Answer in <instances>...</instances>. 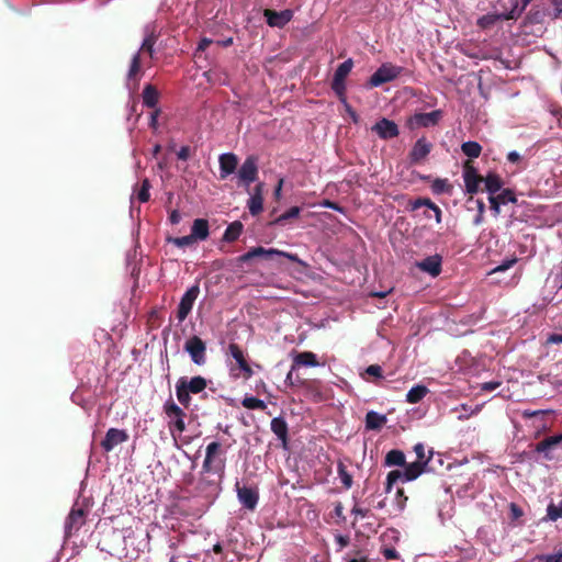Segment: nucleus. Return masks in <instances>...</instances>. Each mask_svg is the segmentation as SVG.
<instances>
[{"label": "nucleus", "mask_w": 562, "mask_h": 562, "mask_svg": "<svg viewBox=\"0 0 562 562\" xmlns=\"http://www.w3.org/2000/svg\"><path fill=\"white\" fill-rule=\"evenodd\" d=\"M385 465L401 468L390 471L386 475L385 493L389 494L397 483L416 480L423 473H439L443 467V459H416L411 463H407L406 459H385Z\"/></svg>", "instance_id": "obj_1"}, {"label": "nucleus", "mask_w": 562, "mask_h": 562, "mask_svg": "<svg viewBox=\"0 0 562 562\" xmlns=\"http://www.w3.org/2000/svg\"><path fill=\"white\" fill-rule=\"evenodd\" d=\"M463 181L465 193L473 195L480 191L481 183L484 182L485 190L490 194L497 193L503 187V180L496 172H488L485 177L479 175L472 160L463 162Z\"/></svg>", "instance_id": "obj_2"}, {"label": "nucleus", "mask_w": 562, "mask_h": 562, "mask_svg": "<svg viewBox=\"0 0 562 562\" xmlns=\"http://www.w3.org/2000/svg\"><path fill=\"white\" fill-rule=\"evenodd\" d=\"M276 256L284 257L292 262L303 263L296 254L282 251V250L276 249V248L266 249L261 246L250 248L247 252L239 256L236 259V261H237V263H245V262H248L251 259L257 258V257H262L265 259L271 260Z\"/></svg>", "instance_id": "obj_3"}, {"label": "nucleus", "mask_w": 562, "mask_h": 562, "mask_svg": "<svg viewBox=\"0 0 562 562\" xmlns=\"http://www.w3.org/2000/svg\"><path fill=\"white\" fill-rule=\"evenodd\" d=\"M353 67V61L351 58L341 63L335 74L331 81V90L335 92L340 102L346 103V83L345 80L350 74Z\"/></svg>", "instance_id": "obj_4"}, {"label": "nucleus", "mask_w": 562, "mask_h": 562, "mask_svg": "<svg viewBox=\"0 0 562 562\" xmlns=\"http://www.w3.org/2000/svg\"><path fill=\"white\" fill-rule=\"evenodd\" d=\"M403 71L404 68L401 66H396L391 63H384L370 77L368 85L371 88L380 87L383 83L395 80Z\"/></svg>", "instance_id": "obj_5"}, {"label": "nucleus", "mask_w": 562, "mask_h": 562, "mask_svg": "<svg viewBox=\"0 0 562 562\" xmlns=\"http://www.w3.org/2000/svg\"><path fill=\"white\" fill-rule=\"evenodd\" d=\"M224 464L222 459H204L202 464V480L207 484L217 485L221 482Z\"/></svg>", "instance_id": "obj_6"}, {"label": "nucleus", "mask_w": 562, "mask_h": 562, "mask_svg": "<svg viewBox=\"0 0 562 562\" xmlns=\"http://www.w3.org/2000/svg\"><path fill=\"white\" fill-rule=\"evenodd\" d=\"M184 350L193 363L204 366L206 362V345L199 336L190 337L184 344Z\"/></svg>", "instance_id": "obj_7"}, {"label": "nucleus", "mask_w": 562, "mask_h": 562, "mask_svg": "<svg viewBox=\"0 0 562 562\" xmlns=\"http://www.w3.org/2000/svg\"><path fill=\"white\" fill-rule=\"evenodd\" d=\"M240 183L248 187L258 178V158L254 155L248 156L237 171Z\"/></svg>", "instance_id": "obj_8"}, {"label": "nucleus", "mask_w": 562, "mask_h": 562, "mask_svg": "<svg viewBox=\"0 0 562 562\" xmlns=\"http://www.w3.org/2000/svg\"><path fill=\"white\" fill-rule=\"evenodd\" d=\"M200 294L199 284H194L189 288L182 295L180 303L177 308V318L179 323H182L188 315L191 313L193 304Z\"/></svg>", "instance_id": "obj_9"}, {"label": "nucleus", "mask_w": 562, "mask_h": 562, "mask_svg": "<svg viewBox=\"0 0 562 562\" xmlns=\"http://www.w3.org/2000/svg\"><path fill=\"white\" fill-rule=\"evenodd\" d=\"M442 117V111L435 110L429 113H416L408 119L407 124L411 128L429 127L439 123Z\"/></svg>", "instance_id": "obj_10"}, {"label": "nucleus", "mask_w": 562, "mask_h": 562, "mask_svg": "<svg viewBox=\"0 0 562 562\" xmlns=\"http://www.w3.org/2000/svg\"><path fill=\"white\" fill-rule=\"evenodd\" d=\"M140 64L142 57H139V53H135L131 59V65L126 74V87L131 91H135L138 88L139 80L143 76Z\"/></svg>", "instance_id": "obj_11"}, {"label": "nucleus", "mask_w": 562, "mask_h": 562, "mask_svg": "<svg viewBox=\"0 0 562 562\" xmlns=\"http://www.w3.org/2000/svg\"><path fill=\"white\" fill-rule=\"evenodd\" d=\"M86 517L87 513L83 508L72 507L65 522L66 536L70 537L72 533L77 532L85 525Z\"/></svg>", "instance_id": "obj_12"}, {"label": "nucleus", "mask_w": 562, "mask_h": 562, "mask_svg": "<svg viewBox=\"0 0 562 562\" xmlns=\"http://www.w3.org/2000/svg\"><path fill=\"white\" fill-rule=\"evenodd\" d=\"M263 16L266 18L269 26L282 29L292 20L293 11L286 9L278 12L271 9H266L263 11Z\"/></svg>", "instance_id": "obj_13"}, {"label": "nucleus", "mask_w": 562, "mask_h": 562, "mask_svg": "<svg viewBox=\"0 0 562 562\" xmlns=\"http://www.w3.org/2000/svg\"><path fill=\"white\" fill-rule=\"evenodd\" d=\"M381 139L395 138L400 134L397 124L394 121L382 117L371 128Z\"/></svg>", "instance_id": "obj_14"}, {"label": "nucleus", "mask_w": 562, "mask_h": 562, "mask_svg": "<svg viewBox=\"0 0 562 562\" xmlns=\"http://www.w3.org/2000/svg\"><path fill=\"white\" fill-rule=\"evenodd\" d=\"M431 148L432 144L426 137L418 138L408 154L411 164L422 162L430 154Z\"/></svg>", "instance_id": "obj_15"}, {"label": "nucleus", "mask_w": 562, "mask_h": 562, "mask_svg": "<svg viewBox=\"0 0 562 562\" xmlns=\"http://www.w3.org/2000/svg\"><path fill=\"white\" fill-rule=\"evenodd\" d=\"M128 434L123 429L110 428L104 439L101 441L102 448L109 452L113 450L116 446L126 442L128 440Z\"/></svg>", "instance_id": "obj_16"}, {"label": "nucleus", "mask_w": 562, "mask_h": 562, "mask_svg": "<svg viewBox=\"0 0 562 562\" xmlns=\"http://www.w3.org/2000/svg\"><path fill=\"white\" fill-rule=\"evenodd\" d=\"M236 491L239 502L247 509L254 510L258 504L259 494L257 490L248 486H240L236 483Z\"/></svg>", "instance_id": "obj_17"}, {"label": "nucleus", "mask_w": 562, "mask_h": 562, "mask_svg": "<svg viewBox=\"0 0 562 562\" xmlns=\"http://www.w3.org/2000/svg\"><path fill=\"white\" fill-rule=\"evenodd\" d=\"M228 351L229 355L236 360L239 370L243 372V378L245 380L250 379L254 374V370L246 360V357L241 348L237 344H229Z\"/></svg>", "instance_id": "obj_18"}, {"label": "nucleus", "mask_w": 562, "mask_h": 562, "mask_svg": "<svg viewBox=\"0 0 562 562\" xmlns=\"http://www.w3.org/2000/svg\"><path fill=\"white\" fill-rule=\"evenodd\" d=\"M220 162V178L226 179L229 175L234 173L238 166V158L233 153L222 154L218 158Z\"/></svg>", "instance_id": "obj_19"}, {"label": "nucleus", "mask_w": 562, "mask_h": 562, "mask_svg": "<svg viewBox=\"0 0 562 562\" xmlns=\"http://www.w3.org/2000/svg\"><path fill=\"white\" fill-rule=\"evenodd\" d=\"M441 262L442 259L439 255H434L425 258L424 260L417 262V267L432 277H437L441 272Z\"/></svg>", "instance_id": "obj_20"}, {"label": "nucleus", "mask_w": 562, "mask_h": 562, "mask_svg": "<svg viewBox=\"0 0 562 562\" xmlns=\"http://www.w3.org/2000/svg\"><path fill=\"white\" fill-rule=\"evenodd\" d=\"M504 20H517L519 15V0H497Z\"/></svg>", "instance_id": "obj_21"}, {"label": "nucleus", "mask_w": 562, "mask_h": 562, "mask_svg": "<svg viewBox=\"0 0 562 562\" xmlns=\"http://www.w3.org/2000/svg\"><path fill=\"white\" fill-rule=\"evenodd\" d=\"M263 184L259 183L255 187L254 193L248 200V209L251 215L256 216L263 210V196H262Z\"/></svg>", "instance_id": "obj_22"}, {"label": "nucleus", "mask_w": 562, "mask_h": 562, "mask_svg": "<svg viewBox=\"0 0 562 562\" xmlns=\"http://www.w3.org/2000/svg\"><path fill=\"white\" fill-rule=\"evenodd\" d=\"M318 364L317 357L314 352H297L293 358L292 370H295L297 367H317Z\"/></svg>", "instance_id": "obj_23"}, {"label": "nucleus", "mask_w": 562, "mask_h": 562, "mask_svg": "<svg viewBox=\"0 0 562 562\" xmlns=\"http://www.w3.org/2000/svg\"><path fill=\"white\" fill-rule=\"evenodd\" d=\"M179 381L184 382V387L191 394H199V393L203 392L207 385L206 379L201 375L193 376L190 380H187L186 378H180Z\"/></svg>", "instance_id": "obj_24"}, {"label": "nucleus", "mask_w": 562, "mask_h": 562, "mask_svg": "<svg viewBox=\"0 0 562 562\" xmlns=\"http://www.w3.org/2000/svg\"><path fill=\"white\" fill-rule=\"evenodd\" d=\"M271 431L285 446L288 442V424L283 417H274L271 420Z\"/></svg>", "instance_id": "obj_25"}, {"label": "nucleus", "mask_w": 562, "mask_h": 562, "mask_svg": "<svg viewBox=\"0 0 562 562\" xmlns=\"http://www.w3.org/2000/svg\"><path fill=\"white\" fill-rule=\"evenodd\" d=\"M209 222L204 218L194 220L191 228V235L195 240H205L209 237Z\"/></svg>", "instance_id": "obj_26"}, {"label": "nucleus", "mask_w": 562, "mask_h": 562, "mask_svg": "<svg viewBox=\"0 0 562 562\" xmlns=\"http://www.w3.org/2000/svg\"><path fill=\"white\" fill-rule=\"evenodd\" d=\"M386 416L370 411L366 415V428L369 430H380L386 424Z\"/></svg>", "instance_id": "obj_27"}, {"label": "nucleus", "mask_w": 562, "mask_h": 562, "mask_svg": "<svg viewBox=\"0 0 562 562\" xmlns=\"http://www.w3.org/2000/svg\"><path fill=\"white\" fill-rule=\"evenodd\" d=\"M158 40V35L155 33V31H151L146 34L145 38L143 40V43L139 47V49L136 53H139V57H142V54H147L149 58H154L155 54V44Z\"/></svg>", "instance_id": "obj_28"}, {"label": "nucleus", "mask_w": 562, "mask_h": 562, "mask_svg": "<svg viewBox=\"0 0 562 562\" xmlns=\"http://www.w3.org/2000/svg\"><path fill=\"white\" fill-rule=\"evenodd\" d=\"M244 229V225L239 221H234L231 223L224 234H223V240L226 243H233L239 238Z\"/></svg>", "instance_id": "obj_29"}, {"label": "nucleus", "mask_w": 562, "mask_h": 562, "mask_svg": "<svg viewBox=\"0 0 562 562\" xmlns=\"http://www.w3.org/2000/svg\"><path fill=\"white\" fill-rule=\"evenodd\" d=\"M159 100V92L153 85L145 86L143 90V103L147 108H156Z\"/></svg>", "instance_id": "obj_30"}, {"label": "nucleus", "mask_w": 562, "mask_h": 562, "mask_svg": "<svg viewBox=\"0 0 562 562\" xmlns=\"http://www.w3.org/2000/svg\"><path fill=\"white\" fill-rule=\"evenodd\" d=\"M428 393V389L425 385H415L406 394V401L411 404L419 403Z\"/></svg>", "instance_id": "obj_31"}, {"label": "nucleus", "mask_w": 562, "mask_h": 562, "mask_svg": "<svg viewBox=\"0 0 562 562\" xmlns=\"http://www.w3.org/2000/svg\"><path fill=\"white\" fill-rule=\"evenodd\" d=\"M562 441V434L548 437L537 443L535 451L541 453L551 450L553 447Z\"/></svg>", "instance_id": "obj_32"}, {"label": "nucleus", "mask_w": 562, "mask_h": 562, "mask_svg": "<svg viewBox=\"0 0 562 562\" xmlns=\"http://www.w3.org/2000/svg\"><path fill=\"white\" fill-rule=\"evenodd\" d=\"M461 150L470 158L469 160H471L472 158H477L481 155L482 146L477 142L468 140L461 145Z\"/></svg>", "instance_id": "obj_33"}, {"label": "nucleus", "mask_w": 562, "mask_h": 562, "mask_svg": "<svg viewBox=\"0 0 562 562\" xmlns=\"http://www.w3.org/2000/svg\"><path fill=\"white\" fill-rule=\"evenodd\" d=\"M176 394L179 403L183 405L186 408L189 407L191 403V393L184 387V382H180L178 380L176 384Z\"/></svg>", "instance_id": "obj_34"}, {"label": "nucleus", "mask_w": 562, "mask_h": 562, "mask_svg": "<svg viewBox=\"0 0 562 562\" xmlns=\"http://www.w3.org/2000/svg\"><path fill=\"white\" fill-rule=\"evenodd\" d=\"M301 213V207L299 206H292L286 212L278 216L272 224L274 225H284L286 221L299 217Z\"/></svg>", "instance_id": "obj_35"}, {"label": "nucleus", "mask_w": 562, "mask_h": 562, "mask_svg": "<svg viewBox=\"0 0 562 562\" xmlns=\"http://www.w3.org/2000/svg\"><path fill=\"white\" fill-rule=\"evenodd\" d=\"M560 518H562V498L559 505L552 502L548 505L547 515L543 520L557 521Z\"/></svg>", "instance_id": "obj_36"}, {"label": "nucleus", "mask_w": 562, "mask_h": 562, "mask_svg": "<svg viewBox=\"0 0 562 562\" xmlns=\"http://www.w3.org/2000/svg\"><path fill=\"white\" fill-rule=\"evenodd\" d=\"M241 405L247 409L265 411L267 408V405L262 400L254 396L244 397V400L241 401Z\"/></svg>", "instance_id": "obj_37"}, {"label": "nucleus", "mask_w": 562, "mask_h": 562, "mask_svg": "<svg viewBox=\"0 0 562 562\" xmlns=\"http://www.w3.org/2000/svg\"><path fill=\"white\" fill-rule=\"evenodd\" d=\"M501 20H504L501 13L485 14L477 20V25L481 29H488Z\"/></svg>", "instance_id": "obj_38"}, {"label": "nucleus", "mask_w": 562, "mask_h": 562, "mask_svg": "<svg viewBox=\"0 0 562 562\" xmlns=\"http://www.w3.org/2000/svg\"><path fill=\"white\" fill-rule=\"evenodd\" d=\"M338 474L346 488H350L352 485V475L347 471V467L344 462H338Z\"/></svg>", "instance_id": "obj_39"}, {"label": "nucleus", "mask_w": 562, "mask_h": 562, "mask_svg": "<svg viewBox=\"0 0 562 562\" xmlns=\"http://www.w3.org/2000/svg\"><path fill=\"white\" fill-rule=\"evenodd\" d=\"M164 408H165L166 415L169 418H173V417H178V416H186L184 412L173 401L166 402Z\"/></svg>", "instance_id": "obj_40"}, {"label": "nucleus", "mask_w": 562, "mask_h": 562, "mask_svg": "<svg viewBox=\"0 0 562 562\" xmlns=\"http://www.w3.org/2000/svg\"><path fill=\"white\" fill-rule=\"evenodd\" d=\"M451 186L447 179L437 178L431 184V190L436 194L446 193L450 191Z\"/></svg>", "instance_id": "obj_41"}, {"label": "nucleus", "mask_w": 562, "mask_h": 562, "mask_svg": "<svg viewBox=\"0 0 562 562\" xmlns=\"http://www.w3.org/2000/svg\"><path fill=\"white\" fill-rule=\"evenodd\" d=\"M168 241L172 243L177 247L183 248V247H187V246H191L196 240L194 239V236H192L190 234L188 236H182V237H169Z\"/></svg>", "instance_id": "obj_42"}, {"label": "nucleus", "mask_w": 562, "mask_h": 562, "mask_svg": "<svg viewBox=\"0 0 562 562\" xmlns=\"http://www.w3.org/2000/svg\"><path fill=\"white\" fill-rule=\"evenodd\" d=\"M149 189H150L149 180L144 179L142 181L140 188L137 192V199L139 202L146 203L149 200V198H150Z\"/></svg>", "instance_id": "obj_43"}, {"label": "nucleus", "mask_w": 562, "mask_h": 562, "mask_svg": "<svg viewBox=\"0 0 562 562\" xmlns=\"http://www.w3.org/2000/svg\"><path fill=\"white\" fill-rule=\"evenodd\" d=\"M498 200V203L507 204V203H516L517 198L510 189H504L499 194L495 195Z\"/></svg>", "instance_id": "obj_44"}, {"label": "nucleus", "mask_w": 562, "mask_h": 562, "mask_svg": "<svg viewBox=\"0 0 562 562\" xmlns=\"http://www.w3.org/2000/svg\"><path fill=\"white\" fill-rule=\"evenodd\" d=\"M395 501L397 509L402 512L405 508L407 502V496L405 495L404 490L402 487H396Z\"/></svg>", "instance_id": "obj_45"}, {"label": "nucleus", "mask_w": 562, "mask_h": 562, "mask_svg": "<svg viewBox=\"0 0 562 562\" xmlns=\"http://www.w3.org/2000/svg\"><path fill=\"white\" fill-rule=\"evenodd\" d=\"M184 417L186 416H178L170 418V428L177 430L179 434L183 432L186 429Z\"/></svg>", "instance_id": "obj_46"}, {"label": "nucleus", "mask_w": 562, "mask_h": 562, "mask_svg": "<svg viewBox=\"0 0 562 562\" xmlns=\"http://www.w3.org/2000/svg\"><path fill=\"white\" fill-rule=\"evenodd\" d=\"M435 205V203L428 198H419L415 200L412 204L413 210H417L422 206H427L429 210Z\"/></svg>", "instance_id": "obj_47"}, {"label": "nucleus", "mask_w": 562, "mask_h": 562, "mask_svg": "<svg viewBox=\"0 0 562 562\" xmlns=\"http://www.w3.org/2000/svg\"><path fill=\"white\" fill-rule=\"evenodd\" d=\"M537 558H541L542 562H562V550L554 554H538Z\"/></svg>", "instance_id": "obj_48"}, {"label": "nucleus", "mask_w": 562, "mask_h": 562, "mask_svg": "<svg viewBox=\"0 0 562 562\" xmlns=\"http://www.w3.org/2000/svg\"><path fill=\"white\" fill-rule=\"evenodd\" d=\"M221 452V445L216 441H213L207 445L205 457H214L216 453Z\"/></svg>", "instance_id": "obj_49"}, {"label": "nucleus", "mask_w": 562, "mask_h": 562, "mask_svg": "<svg viewBox=\"0 0 562 562\" xmlns=\"http://www.w3.org/2000/svg\"><path fill=\"white\" fill-rule=\"evenodd\" d=\"M335 541L338 544L337 551H341L344 548H346L349 544L350 538L348 536H344V535H336Z\"/></svg>", "instance_id": "obj_50"}, {"label": "nucleus", "mask_w": 562, "mask_h": 562, "mask_svg": "<svg viewBox=\"0 0 562 562\" xmlns=\"http://www.w3.org/2000/svg\"><path fill=\"white\" fill-rule=\"evenodd\" d=\"M366 372L369 375L375 376V378H382V368L379 364H371L367 368Z\"/></svg>", "instance_id": "obj_51"}, {"label": "nucleus", "mask_w": 562, "mask_h": 562, "mask_svg": "<svg viewBox=\"0 0 562 562\" xmlns=\"http://www.w3.org/2000/svg\"><path fill=\"white\" fill-rule=\"evenodd\" d=\"M509 509L513 519H518L524 515L522 509L515 503H510Z\"/></svg>", "instance_id": "obj_52"}, {"label": "nucleus", "mask_w": 562, "mask_h": 562, "mask_svg": "<svg viewBox=\"0 0 562 562\" xmlns=\"http://www.w3.org/2000/svg\"><path fill=\"white\" fill-rule=\"evenodd\" d=\"M191 155V149L189 146H182L177 153V157L180 160H188Z\"/></svg>", "instance_id": "obj_53"}, {"label": "nucleus", "mask_w": 562, "mask_h": 562, "mask_svg": "<svg viewBox=\"0 0 562 562\" xmlns=\"http://www.w3.org/2000/svg\"><path fill=\"white\" fill-rule=\"evenodd\" d=\"M383 555L387 560L397 559L398 553L394 548H384L382 551Z\"/></svg>", "instance_id": "obj_54"}, {"label": "nucleus", "mask_w": 562, "mask_h": 562, "mask_svg": "<svg viewBox=\"0 0 562 562\" xmlns=\"http://www.w3.org/2000/svg\"><path fill=\"white\" fill-rule=\"evenodd\" d=\"M499 385H501L499 381L485 382L482 384V390L492 392V391L496 390Z\"/></svg>", "instance_id": "obj_55"}, {"label": "nucleus", "mask_w": 562, "mask_h": 562, "mask_svg": "<svg viewBox=\"0 0 562 562\" xmlns=\"http://www.w3.org/2000/svg\"><path fill=\"white\" fill-rule=\"evenodd\" d=\"M488 201H490V204H491V209L493 211H495L496 214H498L499 213V206L502 205V203H498V200L496 199L495 194H490Z\"/></svg>", "instance_id": "obj_56"}, {"label": "nucleus", "mask_w": 562, "mask_h": 562, "mask_svg": "<svg viewBox=\"0 0 562 562\" xmlns=\"http://www.w3.org/2000/svg\"><path fill=\"white\" fill-rule=\"evenodd\" d=\"M351 513L356 516H360L362 518L367 517L370 513V510L368 508H362V507H359V506H355L352 509H351Z\"/></svg>", "instance_id": "obj_57"}, {"label": "nucleus", "mask_w": 562, "mask_h": 562, "mask_svg": "<svg viewBox=\"0 0 562 562\" xmlns=\"http://www.w3.org/2000/svg\"><path fill=\"white\" fill-rule=\"evenodd\" d=\"M212 43V40L203 37L198 44L196 52H204Z\"/></svg>", "instance_id": "obj_58"}, {"label": "nucleus", "mask_w": 562, "mask_h": 562, "mask_svg": "<svg viewBox=\"0 0 562 562\" xmlns=\"http://www.w3.org/2000/svg\"><path fill=\"white\" fill-rule=\"evenodd\" d=\"M160 113V110L156 109L151 114H150V121H149V126L154 130L157 128V125H158V115Z\"/></svg>", "instance_id": "obj_59"}, {"label": "nucleus", "mask_w": 562, "mask_h": 562, "mask_svg": "<svg viewBox=\"0 0 562 562\" xmlns=\"http://www.w3.org/2000/svg\"><path fill=\"white\" fill-rule=\"evenodd\" d=\"M345 106H346V111L348 112V114L350 115L351 120L355 122V123H358L359 121V115L357 114V112L348 104V102L346 101V103H344Z\"/></svg>", "instance_id": "obj_60"}, {"label": "nucleus", "mask_w": 562, "mask_h": 562, "mask_svg": "<svg viewBox=\"0 0 562 562\" xmlns=\"http://www.w3.org/2000/svg\"><path fill=\"white\" fill-rule=\"evenodd\" d=\"M554 8V18H559L562 13V0H553L552 1Z\"/></svg>", "instance_id": "obj_61"}, {"label": "nucleus", "mask_w": 562, "mask_h": 562, "mask_svg": "<svg viewBox=\"0 0 562 562\" xmlns=\"http://www.w3.org/2000/svg\"><path fill=\"white\" fill-rule=\"evenodd\" d=\"M324 206L328 207V209H331V210H335V211H338V212H342V207L336 203V202H333V201H329V200H326L324 203H323Z\"/></svg>", "instance_id": "obj_62"}, {"label": "nucleus", "mask_w": 562, "mask_h": 562, "mask_svg": "<svg viewBox=\"0 0 562 562\" xmlns=\"http://www.w3.org/2000/svg\"><path fill=\"white\" fill-rule=\"evenodd\" d=\"M181 215L177 210H173L169 216V221L171 224L176 225L180 222Z\"/></svg>", "instance_id": "obj_63"}, {"label": "nucleus", "mask_w": 562, "mask_h": 562, "mask_svg": "<svg viewBox=\"0 0 562 562\" xmlns=\"http://www.w3.org/2000/svg\"><path fill=\"white\" fill-rule=\"evenodd\" d=\"M548 342L562 344V334H552L548 338Z\"/></svg>", "instance_id": "obj_64"}]
</instances>
